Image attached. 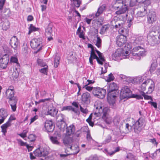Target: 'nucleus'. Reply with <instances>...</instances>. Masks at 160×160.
<instances>
[{"label":"nucleus","instance_id":"obj_1","mask_svg":"<svg viewBox=\"0 0 160 160\" xmlns=\"http://www.w3.org/2000/svg\"><path fill=\"white\" fill-rule=\"evenodd\" d=\"M143 37L142 36H137L133 42L134 46L132 52V54L133 56L138 57L137 59H140L141 56H144L146 55V51L142 47L144 43Z\"/></svg>","mask_w":160,"mask_h":160},{"label":"nucleus","instance_id":"obj_2","mask_svg":"<svg viewBox=\"0 0 160 160\" xmlns=\"http://www.w3.org/2000/svg\"><path fill=\"white\" fill-rule=\"evenodd\" d=\"M118 87L116 84L112 82L110 84L108 89V102L112 108H114L115 104V98L118 95Z\"/></svg>","mask_w":160,"mask_h":160},{"label":"nucleus","instance_id":"obj_3","mask_svg":"<svg viewBox=\"0 0 160 160\" xmlns=\"http://www.w3.org/2000/svg\"><path fill=\"white\" fill-rule=\"evenodd\" d=\"M113 7L115 9H119L115 12V14L118 15L125 14L128 10V7L124 4L123 0H116Z\"/></svg>","mask_w":160,"mask_h":160},{"label":"nucleus","instance_id":"obj_4","mask_svg":"<svg viewBox=\"0 0 160 160\" xmlns=\"http://www.w3.org/2000/svg\"><path fill=\"white\" fill-rule=\"evenodd\" d=\"M106 93V90L105 89L99 87L94 88L92 90L93 95L100 99L103 98L105 97Z\"/></svg>","mask_w":160,"mask_h":160},{"label":"nucleus","instance_id":"obj_5","mask_svg":"<svg viewBox=\"0 0 160 160\" xmlns=\"http://www.w3.org/2000/svg\"><path fill=\"white\" fill-rule=\"evenodd\" d=\"M132 92L128 86H124L121 89L120 96L121 99L131 98Z\"/></svg>","mask_w":160,"mask_h":160},{"label":"nucleus","instance_id":"obj_6","mask_svg":"<svg viewBox=\"0 0 160 160\" xmlns=\"http://www.w3.org/2000/svg\"><path fill=\"white\" fill-rule=\"evenodd\" d=\"M144 120L142 118H139L133 124L134 130L135 133H139L142 130Z\"/></svg>","mask_w":160,"mask_h":160},{"label":"nucleus","instance_id":"obj_7","mask_svg":"<svg viewBox=\"0 0 160 160\" xmlns=\"http://www.w3.org/2000/svg\"><path fill=\"white\" fill-rule=\"evenodd\" d=\"M30 46L32 48L35 49L39 47L40 48L43 46L42 43V39L41 38H34L30 42Z\"/></svg>","mask_w":160,"mask_h":160},{"label":"nucleus","instance_id":"obj_8","mask_svg":"<svg viewBox=\"0 0 160 160\" xmlns=\"http://www.w3.org/2000/svg\"><path fill=\"white\" fill-rule=\"evenodd\" d=\"M91 98V95L89 93L87 92L84 93L81 96V102L83 104H88L90 103Z\"/></svg>","mask_w":160,"mask_h":160},{"label":"nucleus","instance_id":"obj_9","mask_svg":"<svg viewBox=\"0 0 160 160\" xmlns=\"http://www.w3.org/2000/svg\"><path fill=\"white\" fill-rule=\"evenodd\" d=\"M19 40L17 37L13 36L10 39V44L12 48L15 50H17L19 46Z\"/></svg>","mask_w":160,"mask_h":160},{"label":"nucleus","instance_id":"obj_10","mask_svg":"<svg viewBox=\"0 0 160 160\" xmlns=\"http://www.w3.org/2000/svg\"><path fill=\"white\" fill-rule=\"evenodd\" d=\"M109 111V109L108 107H105L104 108H102V107H99V109L98 113H102V118L104 119H105L106 122L108 123H109V122H107L106 120L107 116L108 115V112Z\"/></svg>","mask_w":160,"mask_h":160},{"label":"nucleus","instance_id":"obj_11","mask_svg":"<svg viewBox=\"0 0 160 160\" xmlns=\"http://www.w3.org/2000/svg\"><path fill=\"white\" fill-rule=\"evenodd\" d=\"M44 128L48 132H52L54 128V126L51 120H46L44 123Z\"/></svg>","mask_w":160,"mask_h":160},{"label":"nucleus","instance_id":"obj_12","mask_svg":"<svg viewBox=\"0 0 160 160\" xmlns=\"http://www.w3.org/2000/svg\"><path fill=\"white\" fill-rule=\"evenodd\" d=\"M126 36L120 35L116 38V43L119 47L122 46L126 42Z\"/></svg>","mask_w":160,"mask_h":160},{"label":"nucleus","instance_id":"obj_13","mask_svg":"<svg viewBox=\"0 0 160 160\" xmlns=\"http://www.w3.org/2000/svg\"><path fill=\"white\" fill-rule=\"evenodd\" d=\"M158 37L148 36V42L152 46H154L159 43Z\"/></svg>","mask_w":160,"mask_h":160},{"label":"nucleus","instance_id":"obj_14","mask_svg":"<svg viewBox=\"0 0 160 160\" xmlns=\"http://www.w3.org/2000/svg\"><path fill=\"white\" fill-rule=\"evenodd\" d=\"M6 98L9 99V101H12L17 99L16 98L14 97V91L6 90L5 92Z\"/></svg>","mask_w":160,"mask_h":160},{"label":"nucleus","instance_id":"obj_15","mask_svg":"<svg viewBox=\"0 0 160 160\" xmlns=\"http://www.w3.org/2000/svg\"><path fill=\"white\" fill-rule=\"evenodd\" d=\"M148 22L150 24H152L156 20V18L154 12H151L147 15Z\"/></svg>","mask_w":160,"mask_h":160},{"label":"nucleus","instance_id":"obj_16","mask_svg":"<svg viewBox=\"0 0 160 160\" xmlns=\"http://www.w3.org/2000/svg\"><path fill=\"white\" fill-rule=\"evenodd\" d=\"M75 127L73 125H71L66 128V135L71 136L74 133Z\"/></svg>","mask_w":160,"mask_h":160},{"label":"nucleus","instance_id":"obj_17","mask_svg":"<svg viewBox=\"0 0 160 160\" xmlns=\"http://www.w3.org/2000/svg\"><path fill=\"white\" fill-rule=\"evenodd\" d=\"M11 123H10L8 122H7L6 123L2 124L1 126V132L3 133V135H5L6 133L7 132V129L8 128L11 126Z\"/></svg>","mask_w":160,"mask_h":160},{"label":"nucleus","instance_id":"obj_18","mask_svg":"<svg viewBox=\"0 0 160 160\" xmlns=\"http://www.w3.org/2000/svg\"><path fill=\"white\" fill-rule=\"evenodd\" d=\"M0 117L2 118L1 119H0V124L3 123L6 118L8 116V114L7 112L3 109H0Z\"/></svg>","mask_w":160,"mask_h":160},{"label":"nucleus","instance_id":"obj_19","mask_svg":"<svg viewBox=\"0 0 160 160\" xmlns=\"http://www.w3.org/2000/svg\"><path fill=\"white\" fill-rule=\"evenodd\" d=\"M73 141L72 137L71 136L66 135L63 139V142L64 144L71 143Z\"/></svg>","mask_w":160,"mask_h":160},{"label":"nucleus","instance_id":"obj_20","mask_svg":"<svg viewBox=\"0 0 160 160\" xmlns=\"http://www.w3.org/2000/svg\"><path fill=\"white\" fill-rule=\"evenodd\" d=\"M149 84H148V91L146 92L147 93L150 94L154 90L155 88L154 83L151 79H149Z\"/></svg>","mask_w":160,"mask_h":160},{"label":"nucleus","instance_id":"obj_21","mask_svg":"<svg viewBox=\"0 0 160 160\" xmlns=\"http://www.w3.org/2000/svg\"><path fill=\"white\" fill-rule=\"evenodd\" d=\"M106 7L104 5H102L100 6L98 9V11L95 14V17H98L102 14L103 12L105 10Z\"/></svg>","mask_w":160,"mask_h":160},{"label":"nucleus","instance_id":"obj_22","mask_svg":"<svg viewBox=\"0 0 160 160\" xmlns=\"http://www.w3.org/2000/svg\"><path fill=\"white\" fill-rule=\"evenodd\" d=\"M90 57L92 58L93 59H96L98 62L99 64L101 65H102L103 63L98 58L95 54V52H94V49L93 50H91L90 53Z\"/></svg>","mask_w":160,"mask_h":160},{"label":"nucleus","instance_id":"obj_23","mask_svg":"<svg viewBox=\"0 0 160 160\" xmlns=\"http://www.w3.org/2000/svg\"><path fill=\"white\" fill-rule=\"evenodd\" d=\"M17 102V99L12 101H9V103L11 106L12 110L13 112H15L16 110Z\"/></svg>","mask_w":160,"mask_h":160},{"label":"nucleus","instance_id":"obj_24","mask_svg":"<svg viewBox=\"0 0 160 160\" xmlns=\"http://www.w3.org/2000/svg\"><path fill=\"white\" fill-rule=\"evenodd\" d=\"M8 62L7 59L2 58L0 59V66L3 68H5L7 66Z\"/></svg>","mask_w":160,"mask_h":160},{"label":"nucleus","instance_id":"obj_25","mask_svg":"<svg viewBox=\"0 0 160 160\" xmlns=\"http://www.w3.org/2000/svg\"><path fill=\"white\" fill-rule=\"evenodd\" d=\"M58 112L55 108H53L51 109H48V113L51 116L54 117L57 115Z\"/></svg>","mask_w":160,"mask_h":160},{"label":"nucleus","instance_id":"obj_26","mask_svg":"<svg viewBox=\"0 0 160 160\" xmlns=\"http://www.w3.org/2000/svg\"><path fill=\"white\" fill-rule=\"evenodd\" d=\"M120 150V148L119 147H117L114 151H112L111 152H109L108 150L107 149H105L103 151V152L107 155H109L111 156L114 153Z\"/></svg>","mask_w":160,"mask_h":160},{"label":"nucleus","instance_id":"obj_27","mask_svg":"<svg viewBox=\"0 0 160 160\" xmlns=\"http://www.w3.org/2000/svg\"><path fill=\"white\" fill-rule=\"evenodd\" d=\"M29 32L28 34H30L32 32H34L36 31H38L39 28L35 27L32 24H31L28 28Z\"/></svg>","mask_w":160,"mask_h":160},{"label":"nucleus","instance_id":"obj_28","mask_svg":"<svg viewBox=\"0 0 160 160\" xmlns=\"http://www.w3.org/2000/svg\"><path fill=\"white\" fill-rule=\"evenodd\" d=\"M146 8L144 7H142V10L138 11L137 13V15L139 17H142L145 16L147 13L146 11Z\"/></svg>","mask_w":160,"mask_h":160},{"label":"nucleus","instance_id":"obj_29","mask_svg":"<svg viewBox=\"0 0 160 160\" xmlns=\"http://www.w3.org/2000/svg\"><path fill=\"white\" fill-rule=\"evenodd\" d=\"M121 53L120 51V50H117L112 55V59L116 60L118 59V58L121 56Z\"/></svg>","mask_w":160,"mask_h":160},{"label":"nucleus","instance_id":"obj_30","mask_svg":"<svg viewBox=\"0 0 160 160\" xmlns=\"http://www.w3.org/2000/svg\"><path fill=\"white\" fill-rule=\"evenodd\" d=\"M148 36L158 37V38H160V33L158 31H152L150 32Z\"/></svg>","mask_w":160,"mask_h":160},{"label":"nucleus","instance_id":"obj_31","mask_svg":"<svg viewBox=\"0 0 160 160\" xmlns=\"http://www.w3.org/2000/svg\"><path fill=\"white\" fill-rule=\"evenodd\" d=\"M157 65L156 60H154L153 62L151 64L150 71L151 73L152 72L155 71L157 67Z\"/></svg>","mask_w":160,"mask_h":160},{"label":"nucleus","instance_id":"obj_32","mask_svg":"<svg viewBox=\"0 0 160 160\" xmlns=\"http://www.w3.org/2000/svg\"><path fill=\"white\" fill-rule=\"evenodd\" d=\"M109 27L106 25H104L100 29V33L103 35L108 30Z\"/></svg>","mask_w":160,"mask_h":160},{"label":"nucleus","instance_id":"obj_33","mask_svg":"<svg viewBox=\"0 0 160 160\" xmlns=\"http://www.w3.org/2000/svg\"><path fill=\"white\" fill-rule=\"evenodd\" d=\"M118 32L120 34V35L126 36V35H127V29L124 28L119 29Z\"/></svg>","mask_w":160,"mask_h":160},{"label":"nucleus","instance_id":"obj_34","mask_svg":"<svg viewBox=\"0 0 160 160\" xmlns=\"http://www.w3.org/2000/svg\"><path fill=\"white\" fill-rule=\"evenodd\" d=\"M60 58L58 56H55L54 59V66L55 68H57L59 63Z\"/></svg>","mask_w":160,"mask_h":160},{"label":"nucleus","instance_id":"obj_35","mask_svg":"<svg viewBox=\"0 0 160 160\" xmlns=\"http://www.w3.org/2000/svg\"><path fill=\"white\" fill-rule=\"evenodd\" d=\"M149 79H148L145 81L141 85V88L143 91H145L146 89V86L149 84Z\"/></svg>","mask_w":160,"mask_h":160},{"label":"nucleus","instance_id":"obj_36","mask_svg":"<svg viewBox=\"0 0 160 160\" xmlns=\"http://www.w3.org/2000/svg\"><path fill=\"white\" fill-rule=\"evenodd\" d=\"M19 76V73L18 72L14 71L11 77L12 79L14 81H16L18 79Z\"/></svg>","mask_w":160,"mask_h":160},{"label":"nucleus","instance_id":"obj_37","mask_svg":"<svg viewBox=\"0 0 160 160\" xmlns=\"http://www.w3.org/2000/svg\"><path fill=\"white\" fill-rule=\"evenodd\" d=\"M2 29L5 30H6L9 27V22L8 21L4 22L2 25Z\"/></svg>","mask_w":160,"mask_h":160},{"label":"nucleus","instance_id":"obj_38","mask_svg":"<svg viewBox=\"0 0 160 160\" xmlns=\"http://www.w3.org/2000/svg\"><path fill=\"white\" fill-rule=\"evenodd\" d=\"M41 149L38 148L36 149L33 152V153L36 156L41 157H42V154Z\"/></svg>","mask_w":160,"mask_h":160},{"label":"nucleus","instance_id":"obj_39","mask_svg":"<svg viewBox=\"0 0 160 160\" xmlns=\"http://www.w3.org/2000/svg\"><path fill=\"white\" fill-rule=\"evenodd\" d=\"M70 148L71 149L75 150V152L76 154L78 153L79 151V148L77 145L71 146Z\"/></svg>","mask_w":160,"mask_h":160},{"label":"nucleus","instance_id":"obj_40","mask_svg":"<svg viewBox=\"0 0 160 160\" xmlns=\"http://www.w3.org/2000/svg\"><path fill=\"white\" fill-rule=\"evenodd\" d=\"M42 154V157H45L48 155L49 154V152L47 149L45 148H41Z\"/></svg>","mask_w":160,"mask_h":160},{"label":"nucleus","instance_id":"obj_41","mask_svg":"<svg viewBox=\"0 0 160 160\" xmlns=\"http://www.w3.org/2000/svg\"><path fill=\"white\" fill-rule=\"evenodd\" d=\"M37 62L38 64L40 66L42 67L46 66V63L41 59H38L37 60Z\"/></svg>","mask_w":160,"mask_h":160},{"label":"nucleus","instance_id":"obj_42","mask_svg":"<svg viewBox=\"0 0 160 160\" xmlns=\"http://www.w3.org/2000/svg\"><path fill=\"white\" fill-rule=\"evenodd\" d=\"M101 39H100L99 37H97V40L95 45L98 48L101 47Z\"/></svg>","mask_w":160,"mask_h":160},{"label":"nucleus","instance_id":"obj_43","mask_svg":"<svg viewBox=\"0 0 160 160\" xmlns=\"http://www.w3.org/2000/svg\"><path fill=\"white\" fill-rule=\"evenodd\" d=\"M114 79V77L112 73H110L107 77V79L106 81L108 82H110L111 81L113 80Z\"/></svg>","mask_w":160,"mask_h":160},{"label":"nucleus","instance_id":"obj_44","mask_svg":"<svg viewBox=\"0 0 160 160\" xmlns=\"http://www.w3.org/2000/svg\"><path fill=\"white\" fill-rule=\"evenodd\" d=\"M52 28L51 27L48 26L46 29L45 30V32L46 35H51L52 32Z\"/></svg>","mask_w":160,"mask_h":160},{"label":"nucleus","instance_id":"obj_45","mask_svg":"<svg viewBox=\"0 0 160 160\" xmlns=\"http://www.w3.org/2000/svg\"><path fill=\"white\" fill-rule=\"evenodd\" d=\"M50 139L52 143L53 144H58L59 143L57 140V137H51Z\"/></svg>","mask_w":160,"mask_h":160},{"label":"nucleus","instance_id":"obj_46","mask_svg":"<svg viewBox=\"0 0 160 160\" xmlns=\"http://www.w3.org/2000/svg\"><path fill=\"white\" fill-rule=\"evenodd\" d=\"M46 66V67H45L39 70V71L45 74H47L48 66Z\"/></svg>","mask_w":160,"mask_h":160},{"label":"nucleus","instance_id":"obj_47","mask_svg":"<svg viewBox=\"0 0 160 160\" xmlns=\"http://www.w3.org/2000/svg\"><path fill=\"white\" fill-rule=\"evenodd\" d=\"M74 2V4L75 6L77 8H79L81 4V1L80 0H72Z\"/></svg>","mask_w":160,"mask_h":160},{"label":"nucleus","instance_id":"obj_48","mask_svg":"<svg viewBox=\"0 0 160 160\" xmlns=\"http://www.w3.org/2000/svg\"><path fill=\"white\" fill-rule=\"evenodd\" d=\"M127 158L130 159V160H137L135 158L134 156L131 153H128L126 157Z\"/></svg>","mask_w":160,"mask_h":160},{"label":"nucleus","instance_id":"obj_49","mask_svg":"<svg viewBox=\"0 0 160 160\" xmlns=\"http://www.w3.org/2000/svg\"><path fill=\"white\" fill-rule=\"evenodd\" d=\"M111 136L110 135H108L106 139L104 141L103 143L106 144L109 142L111 141Z\"/></svg>","mask_w":160,"mask_h":160},{"label":"nucleus","instance_id":"obj_50","mask_svg":"<svg viewBox=\"0 0 160 160\" xmlns=\"http://www.w3.org/2000/svg\"><path fill=\"white\" fill-rule=\"evenodd\" d=\"M63 115L62 114H61L58 117V118L61 117V118L58 120V121H60L61 123L64 124V126L65 127L66 125V123L65 122L63 121Z\"/></svg>","mask_w":160,"mask_h":160},{"label":"nucleus","instance_id":"obj_51","mask_svg":"<svg viewBox=\"0 0 160 160\" xmlns=\"http://www.w3.org/2000/svg\"><path fill=\"white\" fill-rule=\"evenodd\" d=\"M131 98H136L138 99H142L143 97L141 95L133 94L132 95Z\"/></svg>","mask_w":160,"mask_h":160},{"label":"nucleus","instance_id":"obj_52","mask_svg":"<svg viewBox=\"0 0 160 160\" xmlns=\"http://www.w3.org/2000/svg\"><path fill=\"white\" fill-rule=\"evenodd\" d=\"M28 138L31 142H33L35 140V136L33 134H30L28 136Z\"/></svg>","mask_w":160,"mask_h":160},{"label":"nucleus","instance_id":"obj_53","mask_svg":"<svg viewBox=\"0 0 160 160\" xmlns=\"http://www.w3.org/2000/svg\"><path fill=\"white\" fill-rule=\"evenodd\" d=\"M5 1V0H0V10H2Z\"/></svg>","mask_w":160,"mask_h":160},{"label":"nucleus","instance_id":"obj_54","mask_svg":"<svg viewBox=\"0 0 160 160\" xmlns=\"http://www.w3.org/2000/svg\"><path fill=\"white\" fill-rule=\"evenodd\" d=\"M148 103L150 104L152 106H153L156 109L157 108V105L156 102L151 101H149Z\"/></svg>","mask_w":160,"mask_h":160},{"label":"nucleus","instance_id":"obj_55","mask_svg":"<svg viewBox=\"0 0 160 160\" xmlns=\"http://www.w3.org/2000/svg\"><path fill=\"white\" fill-rule=\"evenodd\" d=\"M126 132H129L132 129V127L131 126H130L128 123L126 124Z\"/></svg>","mask_w":160,"mask_h":160},{"label":"nucleus","instance_id":"obj_56","mask_svg":"<svg viewBox=\"0 0 160 160\" xmlns=\"http://www.w3.org/2000/svg\"><path fill=\"white\" fill-rule=\"evenodd\" d=\"M70 110H72L77 114L79 115L80 114V112L78 109H75L72 106H71Z\"/></svg>","mask_w":160,"mask_h":160},{"label":"nucleus","instance_id":"obj_57","mask_svg":"<svg viewBox=\"0 0 160 160\" xmlns=\"http://www.w3.org/2000/svg\"><path fill=\"white\" fill-rule=\"evenodd\" d=\"M40 96L42 98L44 97L47 94L46 91L45 90H42L40 91Z\"/></svg>","mask_w":160,"mask_h":160},{"label":"nucleus","instance_id":"obj_58","mask_svg":"<svg viewBox=\"0 0 160 160\" xmlns=\"http://www.w3.org/2000/svg\"><path fill=\"white\" fill-rule=\"evenodd\" d=\"M80 38H82L83 39H85L84 34L83 31L80 32L79 34H78Z\"/></svg>","mask_w":160,"mask_h":160},{"label":"nucleus","instance_id":"obj_59","mask_svg":"<svg viewBox=\"0 0 160 160\" xmlns=\"http://www.w3.org/2000/svg\"><path fill=\"white\" fill-rule=\"evenodd\" d=\"M10 62L14 63H17L18 62V59L16 57H12L10 59Z\"/></svg>","mask_w":160,"mask_h":160},{"label":"nucleus","instance_id":"obj_60","mask_svg":"<svg viewBox=\"0 0 160 160\" xmlns=\"http://www.w3.org/2000/svg\"><path fill=\"white\" fill-rule=\"evenodd\" d=\"M80 109L81 111L83 113L86 114L88 112V110L86 109H84L81 106L80 107Z\"/></svg>","mask_w":160,"mask_h":160},{"label":"nucleus","instance_id":"obj_61","mask_svg":"<svg viewBox=\"0 0 160 160\" xmlns=\"http://www.w3.org/2000/svg\"><path fill=\"white\" fill-rule=\"evenodd\" d=\"M88 85H85L83 88H85L87 90L90 91L91 90H93L94 88L92 87L88 86Z\"/></svg>","mask_w":160,"mask_h":160},{"label":"nucleus","instance_id":"obj_62","mask_svg":"<svg viewBox=\"0 0 160 160\" xmlns=\"http://www.w3.org/2000/svg\"><path fill=\"white\" fill-rule=\"evenodd\" d=\"M28 47L27 46H24L22 48V51L24 54L26 55L28 53Z\"/></svg>","mask_w":160,"mask_h":160},{"label":"nucleus","instance_id":"obj_63","mask_svg":"<svg viewBox=\"0 0 160 160\" xmlns=\"http://www.w3.org/2000/svg\"><path fill=\"white\" fill-rule=\"evenodd\" d=\"M16 119V118L14 116L11 115L9 118L8 119V122H10V123H11V122L12 121Z\"/></svg>","mask_w":160,"mask_h":160},{"label":"nucleus","instance_id":"obj_64","mask_svg":"<svg viewBox=\"0 0 160 160\" xmlns=\"http://www.w3.org/2000/svg\"><path fill=\"white\" fill-rule=\"evenodd\" d=\"M38 118V116L37 115H35L32 118L30 119L31 122L30 124H31V123L34 122L36 119Z\"/></svg>","mask_w":160,"mask_h":160}]
</instances>
